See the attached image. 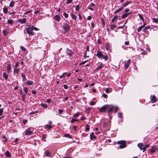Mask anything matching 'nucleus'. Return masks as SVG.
I'll use <instances>...</instances> for the list:
<instances>
[{"label": "nucleus", "instance_id": "1", "mask_svg": "<svg viewBox=\"0 0 158 158\" xmlns=\"http://www.w3.org/2000/svg\"><path fill=\"white\" fill-rule=\"evenodd\" d=\"M113 107L110 105L106 104L103 106L99 109L101 113H106L107 111L109 116H110L112 112Z\"/></svg>", "mask_w": 158, "mask_h": 158}, {"label": "nucleus", "instance_id": "2", "mask_svg": "<svg viewBox=\"0 0 158 158\" xmlns=\"http://www.w3.org/2000/svg\"><path fill=\"white\" fill-rule=\"evenodd\" d=\"M28 27H26V30L27 33L29 35H34L35 33L33 31V30L35 31H37L38 29L36 27H35L33 26H28Z\"/></svg>", "mask_w": 158, "mask_h": 158}, {"label": "nucleus", "instance_id": "3", "mask_svg": "<svg viewBox=\"0 0 158 158\" xmlns=\"http://www.w3.org/2000/svg\"><path fill=\"white\" fill-rule=\"evenodd\" d=\"M118 144H119V147L120 148L122 149L125 148L126 146V143L125 141L123 140H121L118 141L117 142Z\"/></svg>", "mask_w": 158, "mask_h": 158}, {"label": "nucleus", "instance_id": "4", "mask_svg": "<svg viewBox=\"0 0 158 158\" xmlns=\"http://www.w3.org/2000/svg\"><path fill=\"white\" fill-rule=\"evenodd\" d=\"M97 55L100 58H103L104 59H107L108 58V56H107L104 55L100 51H97Z\"/></svg>", "mask_w": 158, "mask_h": 158}, {"label": "nucleus", "instance_id": "5", "mask_svg": "<svg viewBox=\"0 0 158 158\" xmlns=\"http://www.w3.org/2000/svg\"><path fill=\"white\" fill-rule=\"evenodd\" d=\"M62 27L63 29L66 32L69 31L70 29L69 25L66 23H64L62 26Z\"/></svg>", "mask_w": 158, "mask_h": 158}, {"label": "nucleus", "instance_id": "6", "mask_svg": "<svg viewBox=\"0 0 158 158\" xmlns=\"http://www.w3.org/2000/svg\"><path fill=\"white\" fill-rule=\"evenodd\" d=\"M32 132L31 131L30 129L28 128L26 130L25 134V135H31L32 134Z\"/></svg>", "mask_w": 158, "mask_h": 158}, {"label": "nucleus", "instance_id": "7", "mask_svg": "<svg viewBox=\"0 0 158 158\" xmlns=\"http://www.w3.org/2000/svg\"><path fill=\"white\" fill-rule=\"evenodd\" d=\"M158 100V99L156 98V97L155 95H153L151 99V102L152 103H154L155 102Z\"/></svg>", "mask_w": 158, "mask_h": 158}, {"label": "nucleus", "instance_id": "8", "mask_svg": "<svg viewBox=\"0 0 158 158\" xmlns=\"http://www.w3.org/2000/svg\"><path fill=\"white\" fill-rule=\"evenodd\" d=\"M111 106L113 107L112 111L114 110V113H116L117 112L118 108V106H114L112 105H110Z\"/></svg>", "mask_w": 158, "mask_h": 158}, {"label": "nucleus", "instance_id": "9", "mask_svg": "<svg viewBox=\"0 0 158 158\" xmlns=\"http://www.w3.org/2000/svg\"><path fill=\"white\" fill-rule=\"evenodd\" d=\"M18 22L21 24L24 23L26 22V19L23 18V19H19L18 21Z\"/></svg>", "mask_w": 158, "mask_h": 158}, {"label": "nucleus", "instance_id": "10", "mask_svg": "<svg viewBox=\"0 0 158 158\" xmlns=\"http://www.w3.org/2000/svg\"><path fill=\"white\" fill-rule=\"evenodd\" d=\"M131 14V12H129L128 13H125L123 14L122 16V18H124L127 17L128 15H130Z\"/></svg>", "mask_w": 158, "mask_h": 158}, {"label": "nucleus", "instance_id": "11", "mask_svg": "<svg viewBox=\"0 0 158 158\" xmlns=\"http://www.w3.org/2000/svg\"><path fill=\"white\" fill-rule=\"evenodd\" d=\"M55 20L57 21H59L60 20V18L58 15H55L54 17Z\"/></svg>", "mask_w": 158, "mask_h": 158}, {"label": "nucleus", "instance_id": "12", "mask_svg": "<svg viewBox=\"0 0 158 158\" xmlns=\"http://www.w3.org/2000/svg\"><path fill=\"white\" fill-rule=\"evenodd\" d=\"M130 64V60H128L127 63L125 64L124 66L125 67L126 69H127Z\"/></svg>", "mask_w": 158, "mask_h": 158}, {"label": "nucleus", "instance_id": "13", "mask_svg": "<svg viewBox=\"0 0 158 158\" xmlns=\"http://www.w3.org/2000/svg\"><path fill=\"white\" fill-rule=\"evenodd\" d=\"M137 146L141 150H143V143H139L137 144Z\"/></svg>", "mask_w": 158, "mask_h": 158}, {"label": "nucleus", "instance_id": "14", "mask_svg": "<svg viewBox=\"0 0 158 158\" xmlns=\"http://www.w3.org/2000/svg\"><path fill=\"white\" fill-rule=\"evenodd\" d=\"M90 139L92 140L93 139H95L96 138V137L95 135H94V133L92 132L90 134Z\"/></svg>", "mask_w": 158, "mask_h": 158}, {"label": "nucleus", "instance_id": "15", "mask_svg": "<svg viewBox=\"0 0 158 158\" xmlns=\"http://www.w3.org/2000/svg\"><path fill=\"white\" fill-rule=\"evenodd\" d=\"M105 48L107 51H109L110 52H111V49H110L109 45L108 43H106L105 45Z\"/></svg>", "mask_w": 158, "mask_h": 158}, {"label": "nucleus", "instance_id": "16", "mask_svg": "<svg viewBox=\"0 0 158 158\" xmlns=\"http://www.w3.org/2000/svg\"><path fill=\"white\" fill-rule=\"evenodd\" d=\"M66 53L68 55L70 56L73 53L72 51L70 49H67L66 50Z\"/></svg>", "mask_w": 158, "mask_h": 158}, {"label": "nucleus", "instance_id": "17", "mask_svg": "<svg viewBox=\"0 0 158 158\" xmlns=\"http://www.w3.org/2000/svg\"><path fill=\"white\" fill-rule=\"evenodd\" d=\"M19 69H18L16 68H15L14 70V73L15 74H16V76L17 77L18 76V73L19 72Z\"/></svg>", "mask_w": 158, "mask_h": 158}, {"label": "nucleus", "instance_id": "18", "mask_svg": "<svg viewBox=\"0 0 158 158\" xmlns=\"http://www.w3.org/2000/svg\"><path fill=\"white\" fill-rule=\"evenodd\" d=\"M157 149L154 146L150 149V152L151 153H152L154 152Z\"/></svg>", "mask_w": 158, "mask_h": 158}, {"label": "nucleus", "instance_id": "19", "mask_svg": "<svg viewBox=\"0 0 158 158\" xmlns=\"http://www.w3.org/2000/svg\"><path fill=\"white\" fill-rule=\"evenodd\" d=\"M5 155L7 157H10L11 156V155L10 153L8 150H7L6 151V152L5 153Z\"/></svg>", "mask_w": 158, "mask_h": 158}, {"label": "nucleus", "instance_id": "20", "mask_svg": "<svg viewBox=\"0 0 158 158\" xmlns=\"http://www.w3.org/2000/svg\"><path fill=\"white\" fill-rule=\"evenodd\" d=\"M53 127L51 125H45L44 128L45 129H47L49 130L51 129Z\"/></svg>", "mask_w": 158, "mask_h": 158}, {"label": "nucleus", "instance_id": "21", "mask_svg": "<svg viewBox=\"0 0 158 158\" xmlns=\"http://www.w3.org/2000/svg\"><path fill=\"white\" fill-rule=\"evenodd\" d=\"M150 28V26H147L143 30V31L145 33H147V30Z\"/></svg>", "mask_w": 158, "mask_h": 158}, {"label": "nucleus", "instance_id": "22", "mask_svg": "<svg viewBox=\"0 0 158 158\" xmlns=\"http://www.w3.org/2000/svg\"><path fill=\"white\" fill-rule=\"evenodd\" d=\"M7 71L8 73L10 72V70L11 69V65L10 64H8L7 66Z\"/></svg>", "mask_w": 158, "mask_h": 158}, {"label": "nucleus", "instance_id": "23", "mask_svg": "<svg viewBox=\"0 0 158 158\" xmlns=\"http://www.w3.org/2000/svg\"><path fill=\"white\" fill-rule=\"evenodd\" d=\"M21 76L23 78V81L26 80V77L23 73H21Z\"/></svg>", "mask_w": 158, "mask_h": 158}, {"label": "nucleus", "instance_id": "24", "mask_svg": "<svg viewBox=\"0 0 158 158\" xmlns=\"http://www.w3.org/2000/svg\"><path fill=\"white\" fill-rule=\"evenodd\" d=\"M3 76L6 80H7L8 78V75L5 72L3 73Z\"/></svg>", "mask_w": 158, "mask_h": 158}, {"label": "nucleus", "instance_id": "25", "mask_svg": "<svg viewBox=\"0 0 158 158\" xmlns=\"http://www.w3.org/2000/svg\"><path fill=\"white\" fill-rule=\"evenodd\" d=\"M152 22L153 23H158V18H152Z\"/></svg>", "mask_w": 158, "mask_h": 158}, {"label": "nucleus", "instance_id": "26", "mask_svg": "<svg viewBox=\"0 0 158 158\" xmlns=\"http://www.w3.org/2000/svg\"><path fill=\"white\" fill-rule=\"evenodd\" d=\"M123 10V7H121V8H120L114 12V14H116L117 13H118L119 12H120V11H121V10Z\"/></svg>", "mask_w": 158, "mask_h": 158}, {"label": "nucleus", "instance_id": "27", "mask_svg": "<svg viewBox=\"0 0 158 158\" xmlns=\"http://www.w3.org/2000/svg\"><path fill=\"white\" fill-rule=\"evenodd\" d=\"M33 83V82L32 81L30 80H28L27 82V84L28 85H32Z\"/></svg>", "mask_w": 158, "mask_h": 158}, {"label": "nucleus", "instance_id": "28", "mask_svg": "<svg viewBox=\"0 0 158 158\" xmlns=\"http://www.w3.org/2000/svg\"><path fill=\"white\" fill-rule=\"evenodd\" d=\"M45 155L47 156H50L51 155V153L49 151H47L45 152Z\"/></svg>", "mask_w": 158, "mask_h": 158}, {"label": "nucleus", "instance_id": "29", "mask_svg": "<svg viewBox=\"0 0 158 158\" xmlns=\"http://www.w3.org/2000/svg\"><path fill=\"white\" fill-rule=\"evenodd\" d=\"M70 15L73 19H76L77 18V17L75 15H74L73 14L71 13Z\"/></svg>", "mask_w": 158, "mask_h": 158}, {"label": "nucleus", "instance_id": "30", "mask_svg": "<svg viewBox=\"0 0 158 158\" xmlns=\"http://www.w3.org/2000/svg\"><path fill=\"white\" fill-rule=\"evenodd\" d=\"M118 18V16L117 15L115 16L112 19V23H114L115 21V20L117 19Z\"/></svg>", "mask_w": 158, "mask_h": 158}, {"label": "nucleus", "instance_id": "31", "mask_svg": "<svg viewBox=\"0 0 158 158\" xmlns=\"http://www.w3.org/2000/svg\"><path fill=\"white\" fill-rule=\"evenodd\" d=\"M64 136L65 137L73 139L72 137L69 134H64Z\"/></svg>", "mask_w": 158, "mask_h": 158}, {"label": "nucleus", "instance_id": "32", "mask_svg": "<svg viewBox=\"0 0 158 158\" xmlns=\"http://www.w3.org/2000/svg\"><path fill=\"white\" fill-rule=\"evenodd\" d=\"M116 27V26L114 24H112L110 26V29L112 30H113Z\"/></svg>", "mask_w": 158, "mask_h": 158}, {"label": "nucleus", "instance_id": "33", "mask_svg": "<svg viewBox=\"0 0 158 158\" xmlns=\"http://www.w3.org/2000/svg\"><path fill=\"white\" fill-rule=\"evenodd\" d=\"M13 21L12 19H9L7 21V23L10 24H12L13 23Z\"/></svg>", "mask_w": 158, "mask_h": 158}, {"label": "nucleus", "instance_id": "34", "mask_svg": "<svg viewBox=\"0 0 158 158\" xmlns=\"http://www.w3.org/2000/svg\"><path fill=\"white\" fill-rule=\"evenodd\" d=\"M47 137V135L45 134H43L42 136V141H44L45 142H46V140L45 139H45Z\"/></svg>", "mask_w": 158, "mask_h": 158}, {"label": "nucleus", "instance_id": "35", "mask_svg": "<svg viewBox=\"0 0 158 158\" xmlns=\"http://www.w3.org/2000/svg\"><path fill=\"white\" fill-rule=\"evenodd\" d=\"M7 11H8V9L6 7H4L3 8V11L4 13H5V14L7 13Z\"/></svg>", "mask_w": 158, "mask_h": 158}, {"label": "nucleus", "instance_id": "36", "mask_svg": "<svg viewBox=\"0 0 158 158\" xmlns=\"http://www.w3.org/2000/svg\"><path fill=\"white\" fill-rule=\"evenodd\" d=\"M41 106L42 107L44 108H45L46 109L47 108V105L46 104H45L44 103H41Z\"/></svg>", "mask_w": 158, "mask_h": 158}, {"label": "nucleus", "instance_id": "37", "mask_svg": "<svg viewBox=\"0 0 158 158\" xmlns=\"http://www.w3.org/2000/svg\"><path fill=\"white\" fill-rule=\"evenodd\" d=\"M66 74V72L63 73L61 75H59V77L60 78H62L63 77L65 76V74Z\"/></svg>", "mask_w": 158, "mask_h": 158}, {"label": "nucleus", "instance_id": "38", "mask_svg": "<svg viewBox=\"0 0 158 158\" xmlns=\"http://www.w3.org/2000/svg\"><path fill=\"white\" fill-rule=\"evenodd\" d=\"M79 121V119H76L75 118H73L72 119V120L71 121V123H72L75 121Z\"/></svg>", "mask_w": 158, "mask_h": 158}, {"label": "nucleus", "instance_id": "39", "mask_svg": "<svg viewBox=\"0 0 158 158\" xmlns=\"http://www.w3.org/2000/svg\"><path fill=\"white\" fill-rule=\"evenodd\" d=\"M80 115L79 112H78L75 114H74L73 115L74 117L75 118L77 117Z\"/></svg>", "mask_w": 158, "mask_h": 158}, {"label": "nucleus", "instance_id": "40", "mask_svg": "<svg viewBox=\"0 0 158 158\" xmlns=\"http://www.w3.org/2000/svg\"><path fill=\"white\" fill-rule=\"evenodd\" d=\"M14 4L15 2L14 1H11L9 4L10 6V7H13L14 6Z\"/></svg>", "mask_w": 158, "mask_h": 158}, {"label": "nucleus", "instance_id": "41", "mask_svg": "<svg viewBox=\"0 0 158 158\" xmlns=\"http://www.w3.org/2000/svg\"><path fill=\"white\" fill-rule=\"evenodd\" d=\"M118 115L119 118H121L123 117V113H118Z\"/></svg>", "mask_w": 158, "mask_h": 158}, {"label": "nucleus", "instance_id": "42", "mask_svg": "<svg viewBox=\"0 0 158 158\" xmlns=\"http://www.w3.org/2000/svg\"><path fill=\"white\" fill-rule=\"evenodd\" d=\"M90 109V107H89L86 109L85 111L87 114H89Z\"/></svg>", "mask_w": 158, "mask_h": 158}, {"label": "nucleus", "instance_id": "43", "mask_svg": "<svg viewBox=\"0 0 158 158\" xmlns=\"http://www.w3.org/2000/svg\"><path fill=\"white\" fill-rule=\"evenodd\" d=\"M25 96L26 95L25 94H23L22 95V101H25Z\"/></svg>", "mask_w": 158, "mask_h": 158}, {"label": "nucleus", "instance_id": "44", "mask_svg": "<svg viewBox=\"0 0 158 158\" xmlns=\"http://www.w3.org/2000/svg\"><path fill=\"white\" fill-rule=\"evenodd\" d=\"M130 4V2H126L125 3L124 5H123V7H125L129 5Z\"/></svg>", "mask_w": 158, "mask_h": 158}, {"label": "nucleus", "instance_id": "45", "mask_svg": "<svg viewBox=\"0 0 158 158\" xmlns=\"http://www.w3.org/2000/svg\"><path fill=\"white\" fill-rule=\"evenodd\" d=\"M3 138L4 139H5V140H3V141L4 142V143H5V142H6L7 141V139L6 138V137L5 136V135H3Z\"/></svg>", "mask_w": 158, "mask_h": 158}, {"label": "nucleus", "instance_id": "46", "mask_svg": "<svg viewBox=\"0 0 158 158\" xmlns=\"http://www.w3.org/2000/svg\"><path fill=\"white\" fill-rule=\"evenodd\" d=\"M63 15L64 16V17L67 18H68V16H69V15H68V14H67V13H66L65 12H64V13H63Z\"/></svg>", "mask_w": 158, "mask_h": 158}, {"label": "nucleus", "instance_id": "47", "mask_svg": "<svg viewBox=\"0 0 158 158\" xmlns=\"http://www.w3.org/2000/svg\"><path fill=\"white\" fill-rule=\"evenodd\" d=\"M24 90L26 94L27 93L28 91L27 88L26 87H24Z\"/></svg>", "mask_w": 158, "mask_h": 158}, {"label": "nucleus", "instance_id": "48", "mask_svg": "<svg viewBox=\"0 0 158 158\" xmlns=\"http://www.w3.org/2000/svg\"><path fill=\"white\" fill-rule=\"evenodd\" d=\"M138 15L139 16L140 19L142 20V21L143 22H144V19L143 17L141 16L140 14H138Z\"/></svg>", "mask_w": 158, "mask_h": 158}, {"label": "nucleus", "instance_id": "49", "mask_svg": "<svg viewBox=\"0 0 158 158\" xmlns=\"http://www.w3.org/2000/svg\"><path fill=\"white\" fill-rule=\"evenodd\" d=\"M3 35H7L8 32L7 31H6L3 30Z\"/></svg>", "mask_w": 158, "mask_h": 158}, {"label": "nucleus", "instance_id": "50", "mask_svg": "<svg viewBox=\"0 0 158 158\" xmlns=\"http://www.w3.org/2000/svg\"><path fill=\"white\" fill-rule=\"evenodd\" d=\"M96 104V102L94 101H91L90 105L91 106H92L93 105H94Z\"/></svg>", "mask_w": 158, "mask_h": 158}, {"label": "nucleus", "instance_id": "51", "mask_svg": "<svg viewBox=\"0 0 158 158\" xmlns=\"http://www.w3.org/2000/svg\"><path fill=\"white\" fill-rule=\"evenodd\" d=\"M102 63H101V64L100 66H99L98 67H97L96 69V70H98L101 69L102 68Z\"/></svg>", "mask_w": 158, "mask_h": 158}, {"label": "nucleus", "instance_id": "52", "mask_svg": "<svg viewBox=\"0 0 158 158\" xmlns=\"http://www.w3.org/2000/svg\"><path fill=\"white\" fill-rule=\"evenodd\" d=\"M58 112L59 114H62L63 112V110L61 109H59L58 110Z\"/></svg>", "mask_w": 158, "mask_h": 158}, {"label": "nucleus", "instance_id": "53", "mask_svg": "<svg viewBox=\"0 0 158 158\" xmlns=\"http://www.w3.org/2000/svg\"><path fill=\"white\" fill-rule=\"evenodd\" d=\"M85 126L86 127V130L87 131H89V125H86Z\"/></svg>", "mask_w": 158, "mask_h": 158}, {"label": "nucleus", "instance_id": "54", "mask_svg": "<svg viewBox=\"0 0 158 158\" xmlns=\"http://www.w3.org/2000/svg\"><path fill=\"white\" fill-rule=\"evenodd\" d=\"M20 49L21 50L23 51H24L26 50V49L23 46H21L20 47Z\"/></svg>", "mask_w": 158, "mask_h": 158}, {"label": "nucleus", "instance_id": "55", "mask_svg": "<svg viewBox=\"0 0 158 158\" xmlns=\"http://www.w3.org/2000/svg\"><path fill=\"white\" fill-rule=\"evenodd\" d=\"M102 96L103 97L105 98H107L108 97L107 94H102Z\"/></svg>", "mask_w": 158, "mask_h": 158}, {"label": "nucleus", "instance_id": "56", "mask_svg": "<svg viewBox=\"0 0 158 158\" xmlns=\"http://www.w3.org/2000/svg\"><path fill=\"white\" fill-rule=\"evenodd\" d=\"M3 109L2 108H1L0 109V116H1L3 112Z\"/></svg>", "mask_w": 158, "mask_h": 158}, {"label": "nucleus", "instance_id": "57", "mask_svg": "<svg viewBox=\"0 0 158 158\" xmlns=\"http://www.w3.org/2000/svg\"><path fill=\"white\" fill-rule=\"evenodd\" d=\"M143 28V27L142 26H140L138 29L137 31L138 32H139Z\"/></svg>", "mask_w": 158, "mask_h": 158}, {"label": "nucleus", "instance_id": "58", "mask_svg": "<svg viewBox=\"0 0 158 158\" xmlns=\"http://www.w3.org/2000/svg\"><path fill=\"white\" fill-rule=\"evenodd\" d=\"M23 122L24 125H25L27 122V119H25L23 121Z\"/></svg>", "mask_w": 158, "mask_h": 158}, {"label": "nucleus", "instance_id": "59", "mask_svg": "<svg viewBox=\"0 0 158 158\" xmlns=\"http://www.w3.org/2000/svg\"><path fill=\"white\" fill-rule=\"evenodd\" d=\"M143 152H144L146 150L147 148L145 146H143Z\"/></svg>", "mask_w": 158, "mask_h": 158}, {"label": "nucleus", "instance_id": "60", "mask_svg": "<svg viewBox=\"0 0 158 158\" xmlns=\"http://www.w3.org/2000/svg\"><path fill=\"white\" fill-rule=\"evenodd\" d=\"M37 112H38L36 111H33V112H31V113H29V115L33 114H35V113H37Z\"/></svg>", "mask_w": 158, "mask_h": 158}, {"label": "nucleus", "instance_id": "61", "mask_svg": "<svg viewBox=\"0 0 158 158\" xmlns=\"http://www.w3.org/2000/svg\"><path fill=\"white\" fill-rule=\"evenodd\" d=\"M52 100L51 99H46V102L47 103H49L51 102Z\"/></svg>", "mask_w": 158, "mask_h": 158}, {"label": "nucleus", "instance_id": "62", "mask_svg": "<svg viewBox=\"0 0 158 158\" xmlns=\"http://www.w3.org/2000/svg\"><path fill=\"white\" fill-rule=\"evenodd\" d=\"M79 9V5H77L76 7L75 10L76 11H78Z\"/></svg>", "mask_w": 158, "mask_h": 158}, {"label": "nucleus", "instance_id": "63", "mask_svg": "<svg viewBox=\"0 0 158 158\" xmlns=\"http://www.w3.org/2000/svg\"><path fill=\"white\" fill-rule=\"evenodd\" d=\"M72 1H73L72 0H68L67 1V4H69L70 3H71L72 2Z\"/></svg>", "mask_w": 158, "mask_h": 158}, {"label": "nucleus", "instance_id": "64", "mask_svg": "<svg viewBox=\"0 0 158 158\" xmlns=\"http://www.w3.org/2000/svg\"><path fill=\"white\" fill-rule=\"evenodd\" d=\"M31 93L33 94H36L37 92L35 90H34L31 91Z\"/></svg>", "mask_w": 158, "mask_h": 158}]
</instances>
